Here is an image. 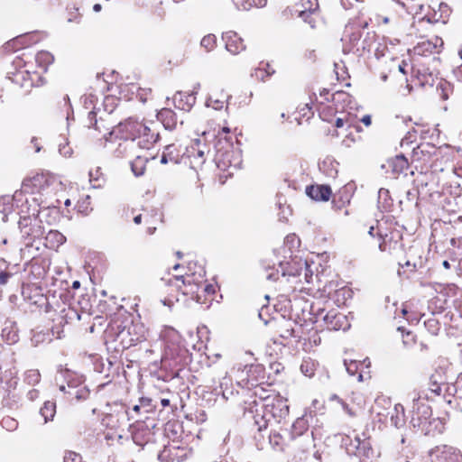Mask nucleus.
<instances>
[{"label": "nucleus", "instance_id": "obj_5", "mask_svg": "<svg viewBox=\"0 0 462 462\" xmlns=\"http://www.w3.org/2000/svg\"><path fill=\"white\" fill-rule=\"evenodd\" d=\"M145 340V328L141 322L125 320L117 325L115 341L122 349H128Z\"/></svg>", "mask_w": 462, "mask_h": 462}, {"label": "nucleus", "instance_id": "obj_2", "mask_svg": "<svg viewBox=\"0 0 462 462\" xmlns=\"http://www.w3.org/2000/svg\"><path fill=\"white\" fill-rule=\"evenodd\" d=\"M206 271L197 262L190 261L187 272L181 275H174L167 282L171 296L180 300V295L201 303V282H204Z\"/></svg>", "mask_w": 462, "mask_h": 462}, {"label": "nucleus", "instance_id": "obj_32", "mask_svg": "<svg viewBox=\"0 0 462 462\" xmlns=\"http://www.w3.org/2000/svg\"><path fill=\"white\" fill-rule=\"evenodd\" d=\"M89 182L95 189H99L104 187L106 182V175L104 174L102 169L99 166H96L89 170L88 172Z\"/></svg>", "mask_w": 462, "mask_h": 462}, {"label": "nucleus", "instance_id": "obj_3", "mask_svg": "<svg viewBox=\"0 0 462 462\" xmlns=\"http://www.w3.org/2000/svg\"><path fill=\"white\" fill-rule=\"evenodd\" d=\"M258 406V402L254 400L246 408L250 413H254V423L258 426V431L266 430L271 419L281 422L289 415L288 401L278 393H273V397L266 403H262L263 414H259Z\"/></svg>", "mask_w": 462, "mask_h": 462}, {"label": "nucleus", "instance_id": "obj_10", "mask_svg": "<svg viewBox=\"0 0 462 462\" xmlns=\"http://www.w3.org/2000/svg\"><path fill=\"white\" fill-rule=\"evenodd\" d=\"M208 152L209 150L205 143L195 139L191 142L190 145L186 147L185 152L182 153L183 162L189 163L190 168L197 171L206 162Z\"/></svg>", "mask_w": 462, "mask_h": 462}, {"label": "nucleus", "instance_id": "obj_45", "mask_svg": "<svg viewBox=\"0 0 462 462\" xmlns=\"http://www.w3.org/2000/svg\"><path fill=\"white\" fill-rule=\"evenodd\" d=\"M276 333L280 337L284 339L294 337V329L292 328L291 322L283 320L282 322L279 323L277 325Z\"/></svg>", "mask_w": 462, "mask_h": 462}, {"label": "nucleus", "instance_id": "obj_15", "mask_svg": "<svg viewBox=\"0 0 462 462\" xmlns=\"http://www.w3.org/2000/svg\"><path fill=\"white\" fill-rule=\"evenodd\" d=\"M369 22L362 15L351 19L345 26L343 38L352 47H356L362 37V31L367 28Z\"/></svg>", "mask_w": 462, "mask_h": 462}, {"label": "nucleus", "instance_id": "obj_49", "mask_svg": "<svg viewBox=\"0 0 462 462\" xmlns=\"http://www.w3.org/2000/svg\"><path fill=\"white\" fill-rule=\"evenodd\" d=\"M41 381V374L36 369L27 370L24 374V382L29 385H36Z\"/></svg>", "mask_w": 462, "mask_h": 462}, {"label": "nucleus", "instance_id": "obj_54", "mask_svg": "<svg viewBox=\"0 0 462 462\" xmlns=\"http://www.w3.org/2000/svg\"><path fill=\"white\" fill-rule=\"evenodd\" d=\"M297 114L299 115V116L296 117L297 120L305 119L308 121L313 116V107L309 104H305L303 106L298 107Z\"/></svg>", "mask_w": 462, "mask_h": 462}, {"label": "nucleus", "instance_id": "obj_30", "mask_svg": "<svg viewBox=\"0 0 462 462\" xmlns=\"http://www.w3.org/2000/svg\"><path fill=\"white\" fill-rule=\"evenodd\" d=\"M60 391L65 392L68 394V398L70 401H82L87 400L89 397V391L84 385H79L78 387H70L69 386V391H65V386H60Z\"/></svg>", "mask_w": 462, "mask_h": 462}, {"label": "nucleus", "instance_id": "obj_50", "mask_svg": "<svg viewBox=\"0 0 462 462\" xmlns=\"http://www.w3.org/2000/svg\"><path fill=\"white\" fill-rule=\"evenodd\" d=\"M349 402L353 407H356L359 411L364 409L365 406V399L364 395L358 392H352L349 397Z\"/></svg>", "mask_w": 462, "mask_h": 462}, {"label": "nucleus", "instance_id": "obj_27", "mask_svg": "<svg viewBox=\"0 0 462 462\" xmlns=\"http://www.w3.org/2000/svg\"><path fill=\"white\" fill-rule=\"evenodd\" d=\"M182 154L180 153V150L179 147L174 144H169L164 148V151L162 155L161 162L162 163H179L183 162Z\"/></svg>", "mask_w": 462, "mask_h": 462}, {"label": "nucleus", "instance_id": "obj_61", "mask_svg": "<svg viewBox=\"0 0 462 462\" xmlns=\"http://www.w3.org/2000/svg\"><path fill=\"white\" fill-rule=\"evenodd\" d=\"M63 462H84L80 454L74 451H67Z\"/></svg>", "mask_w": 462, "mask_h": 462}, {"label": "nucleus", "instance_id": "obj_43", "mask_svg": "<svg viewBox=\"0 0 462 462\" xmlns=\"http://www.w3.org/2000/svg\"><path fill=\"white\" fill-rule=\"evenodd\" d=\"M227 97L228 96L223 93L220 97L217 94L211 95L207 100V105L215 110H220L226 106Z\"/></svg>", "mask_w": 462, "mask_h": 462}, {"label": "nucleus", "instance_id": "obj_31", "mask_svg": "<svg viewBox=\"0 0 462 462\" xmlns=\"http://www.w3.org/2000/svg\"><path fill=\"white\" fill-rule=\"evenodd\" d=\"M157 118L163 124L166 129H172L177 125V116L170 108H162L157 114Z\"/></svg>", "mask_w": 462, "mask_h": 462}, {"label": "nucleus", "instance_id": "obj_48", "mask_svg": "<svg viewBox=\"0 0 462 462\" xmlns=\"http://www.w3.org/2000/svg\"><path fill=\"white\" fill-rule=\"evenodd\" d=\"M391 165L393 167V171L396 173L403 172L409 168L408 160L403 155L395 156L392 160Z\"/></svg>", "mask_w": 462, "mask_h": 462}, {"label": "nucleus", "instance_id": "obj_64", "mask_svg": "<svg viewBox=\"0 0 462 462\" xmlns=\"http://www.w3.org/2000/svg\"><path fill=\"white\" fill-rule=\"evenodd\" d=\"M270 442L273 446H282L284 444L282 436L277 431H273L270 434Z\"/></svg>", "mask_w": 462, "mask_h": 462}, {"label": "nucleus", "instance_id": "obj_21", "mask_svg": "<svg viewBox=\"0 0 462 462\" xmlns=\"http://www.w3.org/2000/svg\"><path fill=\"white\" fill-rule=\"evenodd\" d=\"M318 9V0H299L291 6L293 14H296L298 17H304L305 15L311 17L316 14Z\"/></svg>", "mask_w": 462, "mask_h": 462}, {"label": "nucleus", "instance_id": "obj_22", "mask_svg": "<svg viewBox=\"0 0 462 462\" xmlns=\"http://www.w3.org/2000/svg\"><path fill=\"white\" fill-rule=\"evenodd\" d=\"M226 49L230 53L236 55L245 50L244 40L234 31H228L223 34Z\"/></svg>", "mask_w": 462, "mask_h": 462}, {"label": "nucleus", "instance_id": "obj_47", "mask_svg": "<svg viewBox=\"0 0 462 462\" xmlns=\"http://www.w3.org/2000/svg\"><path fill=\"white\" fill-rule=\"evenodd\" d=\"M398 331L401 332L402 344L405 347L411 348L415 346L417 342V337L412 331L406 330L402 327H399Z\"/></svg>", "mask_w": 462, "mask_h": 462}, {"label": "nucleus", "instance_id": "obj_13", "mask_svg": "<svg viewBox=\"0 0 462 462\" xmlns=\"http://www.w3.org/2000/svg\"><path fill=\"white\" fill-rule=\"evenodd\" d=\"M259 379H264V369L261 365L245 366L237 374V383L243 388L253 390L258 386Z\"/></svg>", "mask_w": 462, "mask_h": 462}, {"label": "nucleus", "instance_id": "obj_63", "mask_svg": "<svg viewBox=\"0 0 462 462\" xmlns=\"http://www.w3.org/2000/svg\"><path fill=\"white\" fill-rule=\"evenodd\" d=\"M415 126L416 127L414 128V132L419 133L422 138H426V134H428L431 130L428 125L416 123Z\"/></svg>", "mask_w": 462, "mask_h": 462}, {"label": "nucleus", "instance_id": "obj_38", "mask_svg": "<svg viewBox=\"0 0 462 462\" xmlns=\"http://www.w3.org/2000/svg\"><path fill=\"white\" fill-rule=\"evenodd\" d=\"M133 158L134 160L130 162L131 169L135 176H142L146 170L148 159L138 152Z\"/></svg>", "mask_w": 462, "mask_h": 462}, {"label": "nucleus", "instance_id": "obj_7", "mask_svg": "<svg viewBox=\"0 0 462 462\" xmlns=\"http://www.w3.org/2000/svg\"><path fill=\"white\" fill-rule=\"evenodd\" d=\"M30 56L25 53H22L20 55L15 56L12 60V66L14 67V71H8V78L17 85L21 87H32L33 85L32 75L36 74L35 71H31L28 69V60L27 59Z\"/></svg>", "mask_w": 462, "mask_h": 462}, {"label": "nucleus", "instance_id": "obj_33", "mask_svg": "<svg viewBox=\"0 0 462 462\" xmlns=\"http://www.w3.org/2000/svg\"><path fill=\"white\" fill-rule=\"evenodd\" d=\"M350 194L347 189L343 188L339 189L332 199L333 208L337 210H340L350 203Z\"/></svg>", "mask_w": 462, "mask_h": 462}, {"label": "nucleus", "instance_id": "obj_1", "mask_svg": "<svg viewBox=\"0 0 462 462\" xmlns=\"http://www.w3.org/2000/svg\"><path fill=\"white\" fill-rule=\"evenodd\" d=\"M454 156L455 152L450 145L421 143L412 150L411 163L420 172H440L453 162Z\"/></svg>", "mask_w": 462, "mask_h": 462}, {"label": "nucleus", "instance_id": "obj_55", "mask_svg": "<svg viewBox=\"0 0 462 462\" xmlns=\"http://www.w3.org/2000/svg\"><path fill=\"white\" fill-rule=\"evenodd\" d=\"M332 400H336L338 403L341 404V406L343 407L344 411L350 416V417H354L357 414V411H359L358 409H356V407H353L352 404L350 402H346L345 401H343L342 399H340L338 396L337 395H334L332 397Z\"/></svg>", "mask_w": 462, "mask_h": 462}, {"label": "nucleus", "instance_id": "obj_57", "mask_svg": "<svg viewBox=\"0 0 462 462\" xmlns=\"http://www.w3.org/2000/svg\"><path fill=\"white\" fill-rule=\"evenodd\" d=\"M375 41V33L374 32H367L365 39L361 42V49L364 52H370L372 51V44Z\"/></svg>", "mask_w": 462, "mask_h": 462}, {"label": "nucleus", "instance_id": "obj_19", "mask_svg": "<svg viewBox=\"0 0 462 462\" xmlns=\"http://www.w3.org/2000/svg\"><path fill=\"white\" fill-rule=\"evenodd\" d=\"M400 237L398 231L383 232L380 227H377L378 247L382 252H391L395 249Z\"/></svg>", "mask_w": 462, "mask_h": 462}, {"label": "nucleus", "instance_id": "obj_16", "mask_svg": "<svg viewBox=\"0 0 462 462\" xmlns=\"http://www.w3.org/2000/svg\"><path fill=\"white\" fill-rule=\"evenodd\" d=\"M431 462H462V453L453 446L442 444L430 450Z\"/></svg>", "mask_w": 462, "mask_h": 462}, {"label": "nucleus", "instance_id": "obj_36", "mask_svg": "<svg viewBox=\"0 0 462 462\" xmlns=\"http://www.w3.org/2000/svg\"><path fill=\"white\" fill-rule=\"evenodd\" d=\"M351 103V96L343 91V90H336L333 92L332 96V104L333 106L344 111L345 107Z\"/></svg>", "mask_w": 462, "mask_h": 462}, {"label": "nucleus", "instance_id": "obj_53", "mask_svg": "<svg viewBox=\"0 0 462 462\" xmlns=\"http://www.w3.org/2000/svg\"><path fill=\"white\" fill-rule=\"evenodd\" d=\"M427 330L433 336H437L440 330V323L435 318H430L424 321Z\"/></svg>", "mask_w": 462, "mask_h": 462}, {"label": "nucleus", "instance_id": "obj_24", "mask_svg": "<svg viewBox=\"0 0 462 462\" xmlns=\"http://www.w3.org/2000/svg\"><path fill=\"white\" fill-rule=\"evenodd\" d=\"M72 199L75 201V208L82 215H88L93 208L91 206V197L85 190L77 189L72 191Z\"/></svg>", "mask_w": 462, "mask_h": 462}, {"label": "nucleus", "instance_id": "obj_6", "mask_svg": "<svg viewBox=\"0 0 462 462\" xmlns=\"http://www.w3.org/2000/svg\"><path fill=\"white\" fill-rule=\"evenodd\" d=\"M456 393L455 384L444 382L440 375L432 374L430 377L428 389L421 391L419 399L433 401L437 397H442L446 402L450 404Z\"/></svg>", "mask_w": 462, "mask_h": 462}, {"label": "nucleus", "instance_id": "obj_11", "mask_svg": "<svg viewBox=\"0 0 462 462\" xmlns=\"http://www.w3.org/2000/svg\"><path fill=\"white\" fill-rule=\"evenodd\" d=\"M441 16L436 17V14L432 18L429 15H425L412 23V33L415 37L420 39L430 38L433 35H438L439 24H445L446 21L440 19Z\"/></svg>", "mask_w": 462, "mask_h": 462}, {"label": "nucleus", "instance_id": "obj_25", "mask_svg": "<svg viewBox=\"0 0 462 462\" xmlns=\"http://www.w3.org/2000/svg\"><path fill=\"white\" fill-rule=\"evenodd\" d=\"M139 152L138 144L133 140L123 139L116 148L114 150L113 154L118 159H131Z\"/></svg>", "mask_w": 462, "mask_h": 462}, {"label": "nucleus", "instance_id": "obj_58", "mask_svg": "<svg viewBox=\"0 0 462 462\" xmlns=\"http://www.w3.org/2000/svg\"><path fill=\"white\" fill-rule=\"evenodd\" d=\"M292 263H296V262H291L289 264H292ZM297 264L299 265V268L293 273L290 272L289 274L293 275V276H300L301 274L302 271H304L306 281L309 282L310 281L308 280V273H307V272L309 271V265H308L307 262L300 260L299 262H297Z\"/></svg>", "mask_w": 462, "mask_h": 462}, {"label": "nucleus", "instance_id": "obj_37", "mask_svg": "<svg viewBox=\"0 0 462 462\" xmlns=\"http://www.w3.org/2000/svg\"><path fill=\"white\" fill-rule=\"evenodd\" d=\"M273 393H276L273 389L265 388L262 384H259L253 389V396L254 397V400H256L258 402H261L263 403H266L269 399L273 397Z\"/></svg>", "mask_w": 462, "mask_h": 462}, {"label": "nucleus", "instance_id": "obj_51", "mask_svg": "<svg viewBox=\"0 0 462 462\" xmlns=\"http://www.w3.org/2000/svg\"><path fill=\"white\" fill-rule=\"evenodd\" d=\"M157 222L158 218L155 215H152L149 212L144 213V224L147 226V234L153 235L155 233Z\"/></svg>", "mask_w": 462, "mask_h": 462}, {"label": "nucleus", "instance_id": "obj_28", "mask_svg": "<svg viewBox=\"0 0 462 462\" xmlns=\"http://www.w3.org/2000/svg\"><path fill=\"white\" fill-rule=\"evenodd\" d=\"M309 421L304 417L298 418L291 425L290 439L294 440L309 431Z\"/></svg>", "mask_w": 462, "mask_h": 462}, {"label": "nucleus", "instance_id": "obj_59", "mask_svg": "<svg viewBox=\"0 0 462 462\" xmlns=\"http://www.w3.org/2000/svg\"><path fill=\"white\" fill-rule=\"evenodd\" d=\"M215 293V287L213 284L206 283L204 280L201 282V300H203L201 303H204L207 300V296H211Z\"/></svg>", "mask_w": 462, "mask_h": 462}, {"label": "nucleus", "instance_id": "obj_17", "mask_svg": "<svg viewBox=\"0 0 462 462\" xmlns=\"http://www.w3.org/2000/svg\"><path fill=\"white\" fill-rule=\"evenodd\" d=\"M444 45V42L439 35H433L430 38L421 39L414 47V55L429 56L439 53Z\"/></svg>", "mask_w": 462, "mask_h": 462}, {"label": "nucleus", "instance_id": "obj_23", "mask_svg": "<svg viewBox=\"0 0 462 462\" xmlns=\"http://www.w3.org/2000/svg\"><path fill=\"white\" fill-rule=\"evenodd\" d=\"M48 185V178L43 173H36L23 181V190L32 194L40 192Z\"/></svg>", "mask_w": 462, "mask_h": 462}, {"label": "nucleus", "instance_id": "obj_42", "mask_svg": "<svg viewBox=\"0 0 462 462\" xmlns=\"http://www.w3.org/2000/svg\"><path fill=\"white\" fill-rule=\"evenodd\" d=\"M63 19L68 23L79 24L82 21V15L79 13V8L75 6H68L65 14H63Z\"/></svg>", "mask_w": 462, "mask_h": 462}, {"label": "nucleus", "instance_id": "obj_41", "mask_svg": "<svg viewBox=\"0 0 462 462\" xmlns=\"http://www.w3.org/2000/svg\"><path fill=\"white\" fill-rule=\"evenodd\" d=\"M44 423L52 420L56 414V403L53 401H46L40 410Z\"/></svg>", "mask_w": 462, "mask_h": 462}, {"label": "nucleus", "instance_id": "obj_18", "mask_svg": "<svg viewBox=\"0 0 462 462\" xmlns=\"http://www.w3.org/2000/svg\"><path fill=\"white\" fill-rule=\"evenodd\" d=\"M341 133L340 136L343 135V139L340 142V149L343 151L353 148L360 139L358 133L360 127L352 123L351 118L347 120V125L344 128L339 129Z\"/></svg>", "mask_w": 462, "mask_h": 462}, {"label": "nucleus", "instance_id": "obj_46", "mask_svg": "<svg viewBox=\"0 0 462 462\" xmlns=\"http://www.w3.org/2000/svg\"><path fill=\"white\" fill-rule=\"evenodd\" d=\"M321 343V337L319 334V331L315 328H312L309 332L308 339H305L303 343L304 350L311 351L313 347L319 346Z\"/></svg>", "mask_w": 462, "mask_h": 462}, {"label": "nucleus", "instance_id": "obj_60", "mask_svg": "<svg viewBox=\"0 0 462 462\" xmlns=\"http://www.w3.org/2000/svg\"><path fill=\"white\" fill-rule=\"evenodd\" d=\"M47 240H54L57 245H62L65 242V236L59 231H50L46 236Z\"/></svg>", "mask_w": 462, "mask_h": 462}, {"label": "nucleus", "instance_id": "obj_56", "mask_svg": "<svg viewBox=\"0 0 462 462\" xmlns=\"http://www.w3.org/2000/svg\"><path fill=\"white\" fill-rule=\"evenodd\" d=\"M200 44L207 51H210L217 45V37L214 34H208L202 38Z\"/></svg>", "mask_w": 462, "mask_h": 462}, {"label": "nucleus", "instance_id": "obj_39", "mask_svg": "<svg viewBox=\"0 0 462 462\" xmlns=\"http://www.w3.org/2000/svg\"><path fill=\"white\" fill-rule=\"evenodd\" d=\"M318 367L319 363L315 359L311 357H305L302 359L300 371L305 376L311 378L315 375Z\"/></svg>", "mask_w": 462, "mask_h": 462}, {"label": "nucleus", "instance_id": "obj_62", "mask_svg": "<svg viewBox=\"0 0 462 462\" xmlns=\"http://www.w3.org/2000/svg\"><path fill=\"white\" fill-rule=\"evenodd\" d=\"M230 128L227 126H223L218 132L217 136L220 138H224L230 146H232V137L230 135Z\"/></svg>", "mask_w": 462, "mask_h": 462}, {"label": "nucleus", "instance_id": "obj_40", "mask_svg": "<svg viewBox=\"0 0 462 462\" xmlns=\"http://www.w3.org/2000/svg\"><path fill=\"white\" fill-rule=\"evenodd\" d=\"M54 61L53 55L46 51H41L35 55V62L37 66L42 69V71H46L48 67L51 65Z\"/></svg>", "mask_w": 462, "mask_h": 462}, {"label": "nucleus", "instance_id": "obj_52", "mask_svg": "<svg viewBox=\"0 0 462 462\" xmlns=\"http://www.w3.org/2000/svg\"><path fill=\"white\" fill-rule=\"evenodd\" d=\"M2 337L9 345L14 344L19 340L18 333L12 328H5L2 330Z\"/></svg>", "mask_w": 462, "mask_h": 462}, {"label": "nucleus", "instance_id": "obj_29", "mask_svg": "<svg viewBox=\"0 0 462 462\" xmlns=\"http://www.w3.org/2000/svg\"><path fill=\"white\" fill-rule=\"evenodd\" d=\"M40 41V36L38 33L32 32V33H25L23 35H20L11 42H9L5 47V49H8L10 47H16L18 44L24 45L25 47H28L32 44H34Z\"/></svg>", "mask_w": 462, "mask_h": 462}, {"label": "nucleus", "instance_id": "obj_34", "mask_svg": "<svg viewBox=\"0 0 462 462\" xmlns=\"http://www.w3.org/2000/svg\"><path fill=\"white\" fill-rule=\"evenodd\" d=\"M173 101L175 106L181 110H189L195 101V97L190 95L179 92L174 95Z\"/></svg>", "mask_w": 462, "mask_h": 462}, {"label": "nucleus", "instance_id": "obj_44", "mask_svg": "<svg viewBox=\"0 0 462 462\" xmlns=\"http://www.w3.org/2000/svg\"><path fill=\"white\" fill-rule=\"evenodd\" d=\"M332 96L333 93L328 88H322L319 91V97L314 94V101L311 99V102L315 104V106H320L327 104L332 103Z\"/></svg>", "mask_w": 462, "mask_h": 462}, {"label": "nucleus", "instance_id": "obj_4", "mask_svg": "<svg viewBox=\"0 0 462 462\" xmlns=\"http://www.w3.org/2000/svg\"><path fill=\"white\" fill-rule=\"evenodd\" d=\"M116 133L121 139H130L134 142L139 139V143H143V146L152 144L158 139V134L154 133L143 121L132 116L117 125Z\"/></svg>", "mask_w": 462, "mask_h": 462}, {"label": "nucleus", "instance_id": "obj_9", "mask_svg": "<svg viewBox=\"0 0 462 462\" xmlns=\"http://www.w3.org/2000/svg\"><path fill=\"white\" fill-rule=\"evenodd\" d=\"M192 454V448L181 440L168 442L159 453L158 458L162 462H183Z\"/></svg>", "mask_w": 462, "mask_h": 462}, {"label": "nucleus", "instance_id": "obj_26", "mask_svg": "<svg viewBox=\"0 0 462 462\" xmlns=\"http://www.w3.org/2000/svg\"><path fill=\"white\" fill-rule=\"evenodd\" d=\"M306 194L316 201H328L332 196V190L328 185L315 184L306 188Z\"/></svg>", "mask_w": 462, "mask_h": 462}, {"label": "nucleus", "instance_id": "obj_12", "mask_svg": "<svg viewBox=\"0 0 462 462\" xmlns=\"http://www.w3.org/2000/svg\"><path fill=\"white\" fill-rule=\"evenodd\" d=\"M435 81L433 72L422 62H416L411 67V78H406L407 88L432 86Z\"/></svg>", "mask_w": 462, "mask_h": 462}, {"label": "nucleus", "instance_id": "obj_35", "mask_svg": "<svg viewBox=\"0 0 462 462\" xmlns=\"http://www.w3.org/2000/svg\"><path fill=\"white\" fill-rule=\"evenodd\" d=\"M150 436V430L147 427L141 428L139 426H134L132 430V439L134 443L139 446H143L148 442V439Z\"/></svg>", "mask_w": 462, "mask_h": 462}, {"label": "nucleus", "instance_id": "obj_14", "mask_svg": "<svg viewBox=\"0 0 462 462\" xmlns=\"http://www.w3.org/2000/svg\"><path fill=\"white\" fill-rule=\"evenodd\" d=\"M125 418L124 412L107 413L102 419V423L106 428V438L107 439L120 440L124 437L123 421Z\"/></svg>", "mask_w": 462, "mask_h": 462}, {"label": "nucleus", "instance_id": "obj_8", "mask_svg": "<svg viewBox=\"0 0 462 462\" xmlns=\"http://www.w3.org/2000/svg\"><path fill=\"white\" fill-rule=\"evenodd\" d=\"M316 109L319 111V117L323 121L335 126V129L330 133L331 136L340 137L341 133L339 129L344 128L347 125L350 116L344 111H339V108L333 106L332 103L317 106Z\"/></svg>", "mask_w": 462, "mask_h": 462}, {"label": "nucleus", "instance_id": "obj_20", "mask_svg": "<svg viewBox=\"0 0 462 462\" xmlns=\"http://www.w3.org/2000/svg\"><path fill=\"white\" fill-rule=\"evenodd\" d=\"M324 322L329 330H346L350 327L346 316L335 310H329L324 316Z\"/></svg>", "mask_w": 462, "mask_h": 462}]
</instances>
